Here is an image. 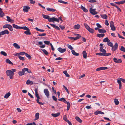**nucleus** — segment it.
<instances>
[{
  "label": "nucleus",
  "mask_w": 125,
  "mask_h": 125,
  "mask_svg": "<svg viewBox=\"0 0 125 125\" xmlns=\"http://www.w3.org/2000/svg\"><path fill=\"white\" fill-rule=\"evenodd\" d=\"M39 113H37L35 115V118L34 119L35 120H36L38 119L39 118Z\"/></svg>",
  "instance_id": "obj_30"
},
{
  "label": "nucleus",
  "mask_w": 125,
  "mask_h": 125,
  "mask_svg": "<svg viewBox=\"0 0 125 125\" xmlns=\"http://www.w3.org/2000/svg\"><path fill=\"white\" fill-rule=\"evenodd\" d=\"M58 100L60 101L63 102L65 103H66V102H67L66 100L64 98H61L59 99Z\"/></svg>",
  "instance_id": "obj_19"
},
{
  "label": "nucleus",
  "mask_w": 125,
  "mask_h": 125,
  "mask_svg": "<svg viewBox=\"0 0 125 125\" xmlns=\"http://www.w3.org/2000/svg\"><path fill=\"white\" fill-rule=\"evenodd\" d=\"M75 119L78 122L80 123H81L82 122V120L78 116H76Z\"/></svg>",
  "instance_id": "obj_32"
},
{
  "label": "nucleus",
  "mask_w": 125,
  "mask_h": 125,
  "mask_svg": "<svg viewBox=\"0 0 125 125\" xmlns=\"http://www.w3.org/2000/svg\"><path fill=\"white\" fill-rule=\"evenodd\" d=\"M42 16L45 19H47L48 20V21H49V19L50 18V17L49 15H46L44 14H42Z\"/></svg>",
  "instance_id": "obj_18"
},
{
  "label": "nucleus",
  "mask_w": 125,
  "mask_h": 125,
  "mask_svg": "<svg viewBox=\"0 0 125 125\" xmlns=\"http://www.w3.org/2000/svg\"><path fill=\"white\" fill-rule=\"evenodd\" d=\"M41 50L42 51L43 53L46 55H47L48 54V52L45 49H41Z\"/></svg>",
  "instance_id": "obj_40"
},
{
  "label": "nucleus",
  "mask_w": 125,
  "mask_h": 125,
  "mask_svg": "<svg viewBox=\"0 0 125 125\" xmlns=\"http://www.w3.org/2000/svg\"><path fill=\"white\" fill-rule=\"evenodd\" d=\"M1 53L3 55L6 56L7 55V54L4 51H2L1 52Z\"/></svg>",
  "instance_id": "obj_54"
},
{
  "label": "nucleus",
  "mask_w": 125,
  "mask_h": 125,
  "mask_svg": "<svg viewBox=\"0 0 125 125\" xmlns=\"http://www.w3.org/2000/svg\"><path fill=\"white\" fill-rule=\"evenodd\" d=\"M30 8L28 6H23V10L24 12H27L28 11V10Z\"/></svg>",
  "instance_id": "obj_11"
},
{
  "label": "nucleus",
  "mask_w": 125,
  "mask_h": 125,
  "mask_svg": "<svg viewBox=\"0 0 125 125\" xmlns=\"http://www.w3.org/2000/svg\"><path fill=\"white\" fill-rule=\"evenodd\" d=\"M52 98L53 99V100H54V101H57V98H56V97H55L54 96H52Z\"/></svg>",
  "instance_id": "obj_62"
},
{
  "label": "nucleus",
  "mask_w": 125,
  "mask_h": 125,
  "mask_svg": "<svg viewBox=\"0 0 125 125\" xmlns=\"http://www.w3.org/2000/svg\"><path fill=\"white\" fill-rule=\"evenodd\" d=\"M10 24H5L3 26V28H8Z\"/></svg>",
  "instance_id": "obj_57"
},
{
  "label": "nucleus",
  "mask_w": 125,
  "mask_h": 125,
  "mask_svg": "<svg viewBox=\"0 0 125 125\" xmlns=\"http://www.w3.org/2000/svg\"><path fill=\"white\" fill-rule=\"evenodd\" d=\"M35 29L37 31H39L41 32H43L45 31V30H44L38 28L37 27H36Z\"/></svg>",
  "instance_id": "obj_42"
},
{
  "label": "nucleus",
  "mask_w": 125,
  "mask_h": 125,
  "mask_svg": "<svg viewBox=\"0 0 125 125\" xmlns=\"http://www.w3.org/2000/svg\"><path fill=\"white\" fill-rule=\"evenodd\" d=\"M121 81H122L124 83H125V79L122 78L119 79Z\"/></svg>",
  "instance_id": "obj_64"
},
{
  "label": "nucleus",
  "mask_w": 125,
  "mask_h": 125,
  "mask_svg": "<svg viewBox=\"0 0 125 125\" xmlns=\"http://www.w3.org/2000/svg\"><path fill=\"white\" fill-rule=\"evenodd\" d=\"M114 102L116 105H118L119 103V102L118 101V99H114Z\"/></svg>",
  "instance_id": "obj_44"
},
{
  "label": "nucleus",
  "mask_w": 125,
  "mask_h": 125,
  "mask_svg": "<svg viewBox=\"0 0 125 125\" xmlns=\"http://www.w3.org/2000/svg\"><path fill=\"white\" fill-rule=\"evenodd\" d=\"M87 30L91 33H93L94 32V30L90 28Z\"/></svg>",
  "instance_id": "obj_39"
},
{
  "label": "nucleus",
  "mask_w": 125,
  "mask_h": 125,
  "mask_svg": "<svg viewBox=\"0 0 125 125\" xmlns=\"http://www.w3.org/2000/svg\"><path fill=\"white\" fill-rule=\"evenodd\" d=\"M8 28L10 31H13V28L12 26L10 24L9 25V26Z\"/></svg>",
  "instance_id": "obj_55"
},
{
  "label": "nucleus",
  "mask_w": 125,
  "mask_h": 125,
  "mask_svg": "<svg viewBox=\"0 0 125 125\" xmlns=\"http://www.w3.org/2000/svg\"><path fill=\"white\" fill-rule=\"evenodd\" d=\"M96 9H93L92 8H90V13L93 15H95L97 14V12L96 11Z\"/></svg>",
  "instance_id": "obj_5"
},
{
  "label": "nucleus",
  "mask_w": 125,
  "mask_h": 125,
  "mask_svg": "<svg viewBox=\"0 0 125 125\" xmlns=\"http://www.w3.org/2000/svg\"><path fill=\"white\" fill-rule=\"evenodd\" d=\"M104 54V56H107L111 55V53H106V52Z\"/></svg>",
  "instance_id": "obj_61"
},
{
  "label": "nucleus",
  "mask_w": 125,
  "mask_h": 125,
  "mask_svg": "<svg viewBox=\"0 0 125 125\" xmlns=\"http://www.w3.org/2000/svg\"><path fill=\"white\" fill-rule=\"evenodd\" d=\"M58 2L63 4H67L68 3L67 2H65L63 1L62 0H58Z\"/></svg>",
  "instance_id": "obj_48"
},
{
  "label": "nucleus",
  "mask_w": 125,
  "mask_h": 125,
  "mask_svg": "<svg viewBox=\"0 0 125 125\" xmlns=\"http://www.w3.org/2000/svg\"><path fill=\"white\" fill-rule=\"evenodd\" d=\"M10 95V92H8L6 93L4 95V98H8L9 96Z\"/></svg>",
  "instance_id": "obj_28"
},
{
  "label": "nucleus",
  "mask_w": 125,
  "mask_h": 125,
  "mask_svg": "<svg viewBox=\"0 0 125 125\" xmlns=\"http://www.w3.org/2000/svg\"><path fill=\"white\" fill-rule=\"evenodd\" d=\"M44 42L45 44H46L47 45H49L50 43V42L49 41H44Z\"/></svg>",
  "instance_id": "obj_52"
},
{
  "label": "nucleus",
  "mask_w": 125,
  "mask_h": 125,
  "mask_svg": "<svg viewBox=\"0 0 125 125\" xmlns=\"http://www.w3.org/2000/svg\"><path fill=\"white\" fill-rule=\"evenodd\" d=\"M107 44L109 46L111 47L112 46H113V43L110 42V40H109L107 42Z\"/></svg>",
  "instance_id": "obj_38"
},
{
  "label": "nucleus",
  "mask_w": 125,
  "mask_h": 125,
  "mask_svg": "<svg viewBox=\"0 0 125 125\" xmlns=\"http://www.w3.org/2000/svg\"><path fill=\"white\" fill-rule=\"evenodd\" d=\"M18 74L20 76H21L24 75V73L23 71H21L19 72Z\"/></svg>",
  "instance_id": "obj_45"
},
{
  "label": "nucleus",
  "mask_w": 125,
  "mask_h": 125,
  "mask_svg": "<svg viewBox=\"0 0 125 125\" xmlns=\"http://www.w3.org/2000/svg\"><path fill=\"white\" fill-rule=\"evenodd\" d=\"M73 28L76 29H79L80 28V25L79 24H77L76 25H75L74 26Z\"/></svg>",
  "instance_id": "obj_36"
},
{
  "label": "nucleus",
  "mask_w": 125,
  "mask_h": 125,
  "mask_svg": "<svg viewBox=\"0 0 125 125\" xmlns=\"http://www.w3.org/2000/svg\"><path fill=\"white\" fill-rule=\"evenodd\" d=\"M67 46L71 50H73V48L72 46L70 45L67 44Z\"/></svg>",
  "instance_id": "obj_53"
},
{
  "label": "nucleus",
  "mask_w": 125,
  "mask_h": 125,
  "mask_svg": "<svg viewBox=\"0 0 125 125\" xmlns=\"http://www.w3.org/2000/svg\"><path fill=\"white\" fill-rule=\"evenodd\" d=\"M110 27L111 28V30H112L113 31H115V30L116 29L114 25Z\"/></svg>",
  "instance_id": "obj_58"
},
{
  "label": "nucleus",
  "mask_w": 125,
  "mask_h": 125,
  "mask_svg": "<svg viewBox=\"0 0 125 125\" xmlns=\"http://www.w3.org/2000/svg\"><path fill=\"white\" fill-rule=\"evenodd\" d=\"M96 54L97 55L100 56H104V53H96Z\"/></svg>",
  "instance_id": "obj_51"
},
{
  "label": "nucleus",
  "mask_w": 125,
  "mask_h": 125,
  "mask_svg": "<svg viewBox=\"0 0 125 125\" xmlns=\"http://www.w3.org/2000/svg\"><path fill=\"white\" fill-rule=\"evenodd\" d=\"M114 61L116 63H119L122 62V61L121 59H117L116 58H113Z\"/></svg>",
  "instance_id": "obj_9"
},
{
  "label": "nucleus",
  "mask_w": 125,
  "mask_h": 125,
  "mask_svg": "<svg viewBox=\"0 0 125 125\" xmlns=\"http://www.w3.org/2000/svg\"><path fill=\"white\" fill-rule=\"evenodd\" d=\"M6 17L7 18V21L11 23H13L14 22V20L12 19H11L10 17L8 16H7Z\"/></svg>",
  "instance_id": "obj_14"
},
{
  "label": "nucleus",
  "mask_w": 125,
  "mask_h": 125,
  "mask_svg": "<svg viewBox=\"0 0 125 125\" xmlns=\"http://www.w3.org/2000/svg\"><path fill=\"white\" fill-rule=\"evenodd\" d=\"M12 26L13 27L17 29H22V27H21L18 26L15 24H12Z\"/></svg>",
  "instance_id": "obj_13"
},
{
  "label": "nucleus",
  "mask_w": 125,
  "mask_h": 125,
  "mask_svg": "<svg viewBox=\"0 0 125 125\" xmlns=\"http://www.w3.org/2000/svg\"><path fill=\"white\" fill-rule=\"evenodd\" d=\"M84 25L87 30L90 28V27L86 23H84Z\"/></svg>",
  "instance_id": "obj_47"
},
{
  "label": "nucleus",
  "mask_w": 125,
  "mask_h": 125,
  "mask_svg": "<svg viewBox=\"0 0 125 125\" xmlns=\"http://www.w3.org/2000/svg\"><path fill=\"white\" fill-rule=\"evenodd\" d=\"M46 35V34L45 33H43L41 34H39L38 36H45Z\"/></svg>",
  "instance_id": "obj_56"
},
{
  "label": "nucleus",
  "mask_w": 125,
  "mask_h": 125,
  "mask_svg": "<svg viewBox=\"0 0 125 125\" xmlns=\"http://www.w3.org/2000/svg\"><path fill=\"white\" fill-rule=\"evenodd\" d=\"M58 51L61 53H63L66 51L65 48L62 49L61 47H59L57 48Z\"/></svg>",
  "instance_id": "obj_8"
},
{
  "label": "nucleus",
  "mask_w": 125,
  "mask_h": 125,
  "mask_svg": "<svg viewBox=\"0 0 125 125\" xmlns=\"http://www.w3.org/2000/svg\"><path fill=\"white\" fill-rule=\"evenodd\" d=\"M4 16V14L2 11V9L0 8V16L2 17Z\"/></svg>",
  "instance_id": "obj_22"
},
{
  "label": "nucleus",
  "mask_w": 125,
  "mask_h": 125,
  "mask_svg": "<svg viewBox=\"0 0 125 125\" xmlns=\"http://www.w3.org/2000/svg\"><path fill=\"white\" fill-rule=\"evenodd\" d=\"M63 72L65 75L67 77H69L70 76L69 75L67 71H64Z\"/></svg>",
  "instance_id": "obj_43"
},
{
  "label": "nucleus",
  "mask_w": 125,
  "mask_h": 125,
  "mask_svg": "<svg viewBox=\"0 0 125 125\" xmlns=\"http://www.w3.org/2000/svg\"><path fill=\"white\" fill-rule=\"evenodd\" d=\"M118 45L117 43H116L113 46H112V51H115L118 48Z\"/></svg>",
  "instance_id": "obj_7"
},
{
  "label": "nucleus",
  "mask_w": 125,
  "mask_h": 125,
  "mask_svg": "<svg viewBox=\"0 0 125 125\" xmlns=\"http://www.w3.org/2000/svg\"><path fill=\"white\" fill-rule=\"evenodd\" d=\"M50 25L53 28H55V29L58 30H60V28L58 26H56L54 24H50Z\"/></svg>",
  "instance_id": "obj_16"
},
{
  "label": "nucleus",
  "mask_w": 125,
  "mask_h": 125,
  "mask_svg": "<svg viewBox=\"0 0 125 125\" xmlns=\"http://www.w3.org/2000/svg\"><path fill=\"white\" fill-rule=\"evenodd\" d=\"M6 62L10 64L13 65V63L8 59H7L6 60Z\"/></svg>",
  "instance_id": "obj_33"
},
{
  "label": "nucleus",
  "mask_w": 125,
  "mask_h": 125,
  "mask_svg": "<svg viewBox=\"0 0 125 125\" xmlns=\"http://www.w3.org/2000/svg\"><path fill=\"white\" fill-rule=\"evenodd\" d=\"M99 32L100 33H105L106 31L102 29H98Z\"/></svg>",
  "instance_id": "obj_35"
},
{
  "label": "nucleus",
  "mask_w": 125,
  "mask_h": 125,
  "mask_svg": "<svg viewBox=\"0 0 125 125\" xmlns=\"http://www.w3.org/2000/svg\"><path fill=\"white\" fill-rule=\"evenodd\" d=\"M7 75L10 77V79H12L13 78V75L14 74V73H13L10 70H8L6 71Z\"/></svg>",
  "instance_id": "obj_2"
},
{
  "label": "nucleus",
  "mask_w": 125,
  "mask_h": 125,
  "mask_svg": "<svg viewBox=\"0 0 125 125\" xmlns=\"http://www.w3.org/2000/svg\"><path fill=\"white\" fill-rule=\"evenodd\" d=\"M49 22H54V21H56L58 22H59V20L58 18L54 17H52V18H50L49 20Z\"/></svg>",
  "instance_id": "obj_4"
},
{
  "label": "nucleus",
  "mask_w": 125,
  "mask_h": 125,
  "mask_svg": "<svg viewBox=\"0 0 125 125\" xmlns=\"http://www.w3.org/2000/svg\"><path fill=\"white\" fill-rule=\"evenodd\" d=\"M20 55H22L25 54L26 53L24 52H21L19 53Z\"/></svg>",
  "instance_id": "obj_63"
},
{
  "label": "nucleus",
  "mask_w": 125,
  "mask_h": 125,
  "mask_svg": "<svg viewBox=\"0 0 125 125\" xmlns=\"http://www.w3.org/2000/svg\"><path fill=\"white\" fill-rule=\"evenodd\" d=\"M43 91L46 96L47 98H49L50 95V93L48 90L47 89H44V90Z\"/></svg>",
  "instance_id": "obj_6"
},
{
  "label": "nucleus",
  "mask_w": 125,
  "mask_h": 125,
  "mask_svg": "<svg viewBox=\"0 0 125 125\" xmlns=\"http://www.w3.org/2000/svg\"><path fill=\"white\" fill-rule=\"evenodd\" d=\"M51 115L54 117H56L59 116L60 115V113H58L56 114L52 113L51 114Z\"/></svg>",
  "instance_id": "obj_23"
},
{
  "label": "nucleus",
  "mask_w": 125,
  "mask_h": 125,
  "mask_svg": "<svg viewBox=\"0 0 125 125\" xmlns=\"http://www.w3.org/2000/svg\"><path fill=\"white\" fill-rule=\"evenodd\" d=\"M108 67H101L97 68L96 69V71H100L101 70H104L107 69Z\"/></svg>",
  "instance_id": "obj_10"
},
{
  "label": "nucleus",
  "mask_w": 125,
  "mask_h": 125,
  "mask_svg": "<svg viewBox=\"0 0 125 125\" xmlns=\"http://www.w3.org/2000/svg\"><path fill=\"white\" fill-rule=\"evenodd\" d=\"M25 55L26 57H28V59H29L31 58V55L27 54V53H26Z\"/></svg>",
  "instance_id": "obj_49"
},
{
  "label": "nucleus",
  "mask_w": 125,
  "mask_h": 125,
  "mask_svg": "<svg viewBox=\"0 0 125 125\" xmlns=\"http://www.w3.org/2000/svg\"><path fill=\"white\" fill-rule=\"evenodd\" d=\"M120 50L121 51L125 52V48L123 46H121Z\"/></svg>",
  "instance_id": "obj_46"
},
{
  "label": "nucleus",
  "mask_w": 125,
  "mask_h": 125,
  "mask_svg": "<svg viewBox=\"0 0 125 125\" xmlns=\"http://www.w3.org/2000/svg\"><path fill=\"white\" fill-rule=\"evenodd\" d=\"M75 35H77V36L75 37H74V40H76L78 39L79 38L81 37V36L80 35L78 34H75Z\"/></svg>",
  "instance_id": "obj_25"
},
{
  "label": "nucleus",
  "mask_w": 125,
  "mask_h": 125,
  "mask_svg": "<svg viewBox=\"0 0 125 125\" xmlns=\"http://www.w3.org/2000/svg\"><path fill=\"white\" fill-rule=\"evenodd\" d=\"M22 71H23L24 73L25 72H27L28 73H31V70L27 68H25L22 69Z\"/></svg>",
  "instance_id": "obj_12"
},
{
  "label": "nucleus",
  "mask_w": 125,
  "mask_h": 125,
  "mask_svg": "<svg viewBox=\"0 0 125 125\" xmlns=\"http://www.w3.org/2000/svg\"><path fill=\"white\" fill-rule=\"evenodd\" d=\"M100 111L97 110L96 112H94V114L95 115H97L98 114H100Z\"/></svg>",
  "instance_id": "obj_60"
},
{
  "label": "nucleus",
  "mask_w": 125,
  "mask_h": 125,
  "mask_svg": "<svg viewBox=\"0 0 125 125\" xmlns=\"http://www.w3.org/2000/svg\"><path fill=\"white\" fill-rule=\"evenodd\" d=\"M46 9L48 11L51 12H55L56 11V10L55 9H51L49 8H47Z\"/></svg>",
  "instance_id": "obj_31"
},
{
  "label": "nucleus",
  "mask_w": 125,
  "mask_h": 125,
  "mask_svg": "<svg viewBox=\"0 0 125 125\" xmlns=\"http://www.w3.org/2000/svg\"><path fill=\"white\" fill-rule=\"evenodd\" d=\"M109 40L107 37H106L103 39V41L104 42H106L107 43Z\"/></svg>",
  "instance_id": "obj_50"
},
{
  "label": "nucleus",
  "mask_w": 125,
  "mask_h": 125,
  "mask_svg": "<svg viewBox=\"0 0 125 125\" xmlns=\"http://www.w3.org/2000/svg\"><path fill=\"white\" fill-rule=\"evenodd\" d=\"M13 46L16 48L19 49L20 48V46L17 43H15L13 44Z\"/></svg>",
  "instance_id": "obj_29"
},
{
  "label": "nucleus",
  "mask_w": 125,
  "mask_h": 125,
  "mask_svg": "<svg viewBox=\"0 0 125 125\" xmlns=\"http://www.w3.org/2000/svg\"><path fill=\"white\" fill-rule=\"evenodd\" d=\"M71 52L72 54L74 55L78 56L79 55V53H76L74 50H72Z\"/></svg>",
  "instance_id": "obj_27"
},
{
  "label": "nucleus",
  "mask_w": 125,
  "mask_h": 125,
  "mask_svg": "<svg viewBox=\"0 0 125 125\" xmlns=\"http://www.w3.org/2000/svg\"><path fill=\"white\" fill-rule=\"evenodd\" d=\"M101 17L103 19H106L107 18V15L105 14H102L101 15Z\"/></svg>",
  "instance_id": "obj_34"
},
{
  "label": "nucleus",
  "mask_w": 125,
  "mask_h": 125,
  "mask_svg": "<svg viewBox=\"0 0 125 125\" xmlns=\"http://www.w3.org/2000/svg\"><path fill=\"white\" fill-rule=\"evenodd\" d=\"M18 58L20 59V60H22L24 61L25 60V59L24 57H23L21 56H19Z\"/></svg>",
  "instance_id": "obj_59"
},
{
  "label": "nucleus",
  "mask_w": 125,
  "mask_h": 125,
  "mask_svg": "<svg viewBox=\"0 0 125 125\" xmlns=\"http://www.w3.org/2000/svg\"><path fill=\"white\" fill-rule=\"evenodd\" d=\"M26 84L28 85L33 84V83L32 81H31L30 80H28L26 81Z\"/></svg>",
  "instance_id": "obj_21"
},
{
  "label": "nucleus",
  "mask_w": 125,
  "mask_h": 125,
  "mask_svg": "<svg viewBox=\"0 0 125 125\" xmlns=\"http://www.w3.org/2000/svg\"><path fill=\"white\" fill-rule=\"evenodd\" d=\"M35 95L37 98V99L36 100V101L37 102L40 104L43 105V104L42 102H39V99H40V98L38 94L37 89L36 88L35 89Z\"/></svg>",
  "instance_id": "obj_1"
},
{
  "label": "nucleus",
  "mask_w": 125,
  "mask_h": 125,
  "mask_svg": "<svg viewBox=\"0 0 125 125\" xmlns=\"http://www.w3.org/2000/svg\"><path fill=\"white\" fill-rule=\"evenodd\" d=\"M81 9L83 10V11L85 12H87L88 11V10L82 5L81 6Z\"/></svg>",
  "instance_id": "obj_26"
},
{
  "label": "nucleus",
  "mask_w": 125,
  "mask_h": 125,
  "mask_svg": "<svg viewBox=\"0 0 125 125\" xmlns=\"http://www.w3.org/2000/svg\"><path fill=\"white\" fill-rule=\"evenodd\" d=\"M105 35L104 34H97V36L99 38L102 37H104V36Z\"/></svg>",
  "instance_id": "obj_41"
},
{
  "label": "nucleus",
  "mask_w": 125,
  "mask_h": 125,
  "mask_svg": "<svg viewBox=\"0 0 125 125\" xmlns=\"http://www.w3.org/2000/svg\"><path fill=\"white\" fill-rule=\"evenodd\" d=\"M1 32V35H3L5 34H8L9 33V31L7 30H5L2 31Z\"/></svg>",
  "instance_id": "obj_15"
},
{
  "label": "nucleus",
  "mask_w": 125,
  "mask_h": 125,
  "mask_svg": "<svg viewBox=\"0 0 125 125\" xmlns=\"http://www.w3.org/2000/svg\"><path fill=\"white\" fill-rule=\"evenodd\" d=\"M99 50L101 52H102L103 53H105L106 52L105 50L103 49V47H100Z\"/></svg>",
  "instance_id": "obj_20"
},
{
  "label": "nucleus",
  "mask_w": 125,
  "mask_h": 125,
  "mask_svg": "<svg viewBox=\"0 0 125 125\" xmlns=\"http://www.w3.org/2000/svg\"><path fill=\"white\" fill-rule=\"evenodd\" d=\"M125 3V1L122 0L119 2H115V3L117 4H123Z\"/></svg>",
  "instance_id": "obj_37"
},
{
  "label": "nucleus",
  "mask_w": 125,
  "mask_h": 125,
  "mask_svg": "<svg viewBox=\"0 0 125 125\" xmlns=\"http://www.w3.org/2000/svg\"><path fill=\"white\" fill-rule=\"evenodd\" d=\"M22 29L26 30L24 32V33L26 35H30L31 33L30 31V29L26 26L22 27Z\"/></svg>",
  "instance_id": "obj_3"
},
{
  "label": "nucleus",
  "mask_w": 125,
  "mask_h": 125,
  "mask_svg": "<svg viewBox=\"0 0 125 125\" xmlns=\"http://www.w3.org/2000/svg\"><path fill=\"white\" fill-rule=\"evenodd\" d=\"M117 83H118L119 85V89H121L122 88V84L121 81L119 79V80H117Z\"/></svg>",
  "instance_id": "obj_24"
},
{
  "label": "nucleus",
  "mask_w": 125,
  "mask_h": 125,
  "mask_svg": "<svg viewBox=\"0 0 125 125\" xmlns=\"http://www.w3.org/2000/svg\"><path fill=\"white\" fill-rule=\"evenodd\" d=\"M82 53L83 58L85 59H86L87 57V53L85 51H83Z\"/></svg>",
  "instance_id": "obj_17"
}]
</instances>
